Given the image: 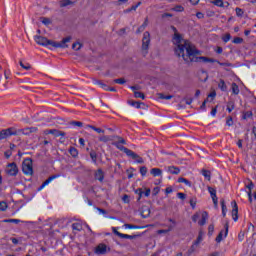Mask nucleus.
<instances>
[{"label":"nucleus","instance_id":"c9c22d12","mask_svg":"<svg viewBox=\"0 0 256 256\" xmlns=\"http://www.w3.org/2000/svg\"><path fill=\"white\" fill-rule=\"evenodd\" d=\"M138 235L122 234L120 239H137Z\"/></svg>","mask_w":256,"mask_h":256},{"label":"nucleus","instance_id":"20e7f679","mask_svg":"<svg viewBox=\"0 0 256 256\" xmlns=\"http://www.w3.org/2000/svg\"><path fill=\"white\" fill-rule=\"evenodd\" d=\"M149 45H151V34L146 31L143 34L141 46V52L143 57H147V55H149Z\"/></svg>","mask_w":256,"mask_h":256},{"label":"nucleus","instance_id":"6e6552de","mask_svg":"<svg viewBox=\"0 0 256 256\" xmlns=\"http://www.w3.org/2000/svg\"><path fill=\"white\" fill-rule=\"evenodd\" d=\"M59 177H61V174H55L50 176L48 179H46L42 185L39 187L38 191H41L42 189H45V187H47V185H49V183H51V181L55 180V179H59Z\"/></svg>","mask_w":256,"mask_h":256},{"label":"nucleus","instance_id":"f704fd0d","mask_svg":"<svg viewBox=\"0 0 256 256\" xmlns=\"http://www.w3.org/2000/svg\"><path fill=\"white\" fill-rule=\"evenodd\" d=\"M221 207H222V215L225 217L227 215V206L225 205V200L221 201Z\"/></svg>","mask_w":256,"mask_h":256},{"label":"nucleus","instance_id":"c756f323","mask_svg":"<svg viewBox=\"0 0 256 256\" xmlns=\"http://www.w3.org/2000/svg\"><path fill=\"white\" fill-rule=\"evenodd\" d=\"M158 97H159V99H166V101L173 99V95H165L163 93H158Z\"/></svg>","mask_w":256,"mask_h":256},{"label":"nucleus","instance_id":"39448f33","mask_svg":"<svg viewBox=\"0 0 256 256\" xmlns=\"http://www.w3.org/2000/svg\"><path fill=\"white\" fill-rule=\"evenodd\" d=\"M22 172L24 175H33V160L31 158H26L22 162Z\"/></svg>","mask_w":256,"mask_h":256},{"label":"nucleus","instance_id":"8fccbe9b","mask_svg":"<svg viewBox=\"0 0 256 256\" xmlns=\"http://www.w3.org/2000/svg\"><path fill=\"white\" fill-rule=\"evenodd\" d=\"M201 241H203V234H201V232H200L197 239L195 240L194 244L199 245V243H201Z\"/></svg>","mask_w":256,"mask_h":256},{"label":"nucleus","instance_id":"a18cd8bd","mask_svg":"<svg viewBox=\"0 0 256 256\" xmlns=\"http://www.w3.org/2000/svg\"><path fill=\"white\" fill-rule=\"evenodd\" d=\"M172 11H176L178 13H181V12L185 11V8H183V6H181V5H178L174 8H172Z\"/></svg>","mask_w":256,"mask_h":256},{"label":"nucleus","instance_id":"cd10ccee","mask_svg":"<svg viewBox=\"0 0 256 256\" xmlns=\"http://www.w3.org/2000/svg\"><path fill=\"white\" fill-rule=\"evenodd\" d=\"M178 183H184L187 187H191V181L183 177L178 178Z\"/></svg>","mask_w":256,"mask_h":256},{"label":"nucleus","instance_id":"5701e85b","mask_svg":"<svg viewBox=\"0 0 256 256\" xmlns=\"http://www.w3.org/2000/svg\"><path fill=\"white\" fill-rule=\"evenodd\" d=\"M69 153L72 157H78V155H79V151L75 147H70Z\"/></svg>","mask_w":256,"mask_h":256},{"label":"nucleus","instance_id":"a19ab883","mask_svg":"<svg viewBox=\"0 0 256 256\" xmlns=\"http://www.w3.org/2000/svg\"><path fill=\"white\" fill-rule=\"evenodd\" d=\"M7 207H9L7 205V202H5V201L0 202V211H7Z\"/></svg>","mask_w":256,"mask_h":256},{"label":"nucleus","instance_id":"4be33fe9","mask_svg":"<svg viewBox=\"0 0 256 256\" xmlns=\"http://www.w3.org/2000/svg\"><path fill=\"white\" fill-rule=\"evenodd\" d=\"M174 229H175V226H168V229L158 230L157 233L158 235H161L163 233H170V231H173Z\"/></svg>","mask_w":256,"mask_h":256},{"label":"nucleus","instance_id":"0eeeda50","mask_svg":"<svg viewBox=\"0 0 256 256\" xmlns=\"http://www.w3.org/2000/svg\"><path fill=\"white\" fill-rule=\"evenodd\" d=\"M6 173L7 175H10V177H16V175L19 173L17 164L15 162L8 164L6 167Z\"/></svg>","mask_w":256,"mask_h":256},{"label":"nucleus","instance_id":"79ce46f5","mask_svg":"<svg viewBox=\"0 0 256 256\" xmlns=\"http://www.w3.org/2000/svg\"><path fill=\"white\" fill-rule=\"evenodd\" d=\"M90 157H91L93 163H97V152H95V151L92 150V151L90 152Z\"/></svg>","mask_w":256,"mask_h":256},{"label":"nucleus","instance_id":"c85d7f7f","mask_svg":"<svg viewBox=\"0 0 256 256\" xmlns=\"http://www.w3.org/2000/svg\"><path fill=\"white\" fill-rule=\"evenodd\" d=\"M82 47L83 44H81V42H75L72 44V49H74V51H80Z\"/></svg>","mask_w":256,"mask_h":256},{"label":"nucleus","instance_id":"680f3d73","mask_svg":"<svg viewBox=\"0 0 256 256\" xmlns=\"http://www.w3.org/2000/svg\"><path fill=\"white\" fill-rule=\"evenodd\" d=\"M112 231H113L114 235H117V237H120V239H121V236L123 235V233L117 231V228H112Z\"/></svg>","mask_w":256,"mask_h":256},{"label":"nucleus","instance_id":"dca6fc26","mask_svg":"<svg viewBox=\"0 0 256 256\" xmlns=\"http://www.w3.org/2000/svg\"><path fill=\"white\" fill-rule=\"evenodd\" d=\"M94 85H99L101 89H104V91H109V86L101 80L94 79Z\"/></svg>","mask_w":256,"mask_h":256},{"label":"nucleus","instance_id":"0e129e2a","mask_svg":"<svg viewBox=\"0 0 256 256\" xmlns=\"http://www.w3.org/2000/svg\"><path fill=\"white\" fill-rule=\"evenodd\" d=\"M29 131H30V135L31 133H37V131H39V128L37 127H28Z\"/></svg>","mask_w":256,"mask_h":256},{"label":"nucleus","instance_id":"a878e982","mask_svg":"<svg viewBox=\"0 0 256 256\" xmlns=\"http://www.w3.org/2000/svg\"><path fill=\"white\" fill-rule=\"evenodd\" d=\"M202 175L203 177H205V179H207L208 181H211V171L203 169Z\"/></svg>","mask_w":256,"mask_h":256},{"label":"nucleus","instance_id":"ddd939ff","mask_svg":"<svg viewBox=\"0 0 256 256\" xmlns=\"http://www.w3.org/2000/svg\"><path fill=\"white\" fill-rule=\"evenodd\" d=\"M141 215L144 219H147L151 215V209L148 206H143L141 208Z\"/></svg>","mask_w":256,"mask_h":256},{"label":"nucleus","instance_id":"2f4dec72","mask_svg":"<svg viewBox=\"0 0 256 256\" xmlns=\"http://www.w3.org/2000/svg\"><path fill=\"white\" fill-rule=\"evenodd\" d=\"M129 104L132 105V107H136V109H141V105H143V103L133 101V100H130Z\"/></svg>","mask_w":256,"mask_h":256},{"label":"nucleus","instance_id":"052dcab7","mask_svg":"<svg viewBox=\"0 0 256 256\" xmlns=\"http://www.w3.org/2000/svg\"><path fill=\"white\" fill-rule=\"evenodd\" d=\"M136 194L139 195L138 201L143 197V189L139 188L136 190Z\"/></svg>","mask_w":256,"mask_h":256},{"label":"nucleus","instance_id":"69168bd1","mask_svg":"<svg viewBox=\"0 0 256 256\" xmlns=\"http://www.w3.org/2000/svg\"><path fill=\"white\" fill-rule=\"evenodd\" d=\"M238 239H239V241H243L245 239V232H240L238 234Z\"/></svg>","mask_w":256,"mask_h":256},{"label":"nucleus","instance_id":"72a5a7b5","mask_svg":"<svg viewBox=\"0 0 256 256\" xmlns=\"http://www.w3.org/2000/svg\"><path fill=\"white\" fill-rule=\"evenodd\" d=\"M224 228H225V230H224V231L221 230L219 234H221V236L223 237V233H224V237H227V235H228V233H229V224L226 223V224L224 225Z\"/></svg>","mask_w":256,"mask_h":256},{"label":"nucleus","instance_id":"f03ea898","mask_svg":"<svg viewBox=\"0 0 256 256\" xmlns=\"http://www.w3.org/2000/svg\"><path fill=\"white\" fill-rule=\"evenodd\" d=\"M71 39V36H67L66 38H63L61 42H56L39 35L34 37V41L37 43V45H41L42 47L51 45V47H54L55 49H67V47H69L67 43H71Z\"/></svg>","mask_w":256,"mask_h":256},{"label":"nucleus","instance_id":"13d9d810","mask_svg":"<svg viewBox=\"0 0 256 256\" xmlns=\"http://www.w3.org/2000/svg\"><path fill=\"white\" fill-rule=\"evenodd\" d=\"M177 197H178V199H181L182 201H185V199L187 198L185 193H182V192L177 193Z\"/></svg>","mask_w":256,"mask_h":256},{"label":"nucleus","instance_id":"3c124183","mask_svg":"<svg viewBox=\"0 0 256 256\" xmlns=\"http://www.w3.org/2000/svg\"><path fill=\"white\" fill-rule=\"evenodd\" d=\"M41 21H42L43 25H51V19H49V18L43 17V18H41Z\"/></svg>","mask_w":256,"mask_h":256},{"label":"nucleus","instance_id":"6e6d98bb","mask_svg":"<svg viewBox=\"0 0 256 256\" xmlns=\"http://www.w3.org/2000/svg\"><path fill=\"white\" fill-rule=\"evenodd\" d=\"M70 125H74L75 127H83V122L72 121L70 122Z\"/></svg>","mask_w":256,"mask_h":256},{"label":"nucleus","instance_id":"6ab92c4d","mask_svg":"<svg viewBox=\"0 0 256 256\" xmlns=\"http://www.w3.org/2000/svg\"><path fill=\"white\" fill-rule=\"evenodd\" d=\"M72 229H73V231H82L83 225H81V223H79V222L73 223Z\"/></svg>","mask_w":256,"mask_h":256},{"label":"nucleus","instance_id":"4d7b16f0","mask_svg":"<svg viewBox=\"0 0 256 256\" xmlns=\"http://www.w3.org/2000/svg\"><path fill=\"white\" fill-rule=\"evenodd\" d=\"M233 43H235L236 45H239V44L243 43V38L236 37V38H234Z\"/></svg>","mask_w":256,"mask_h":256},{"label":"nucleus","instance_id":"b1692460","mask_svg":"<svg viewBox=\"0 0 256 256\" xmlns=\"http://www.w3.org/2000/svg\"><path fill=\"white\" fill-rule=\"evenodd\" d=\"M231 89L234 95H239V86L237 85V83H232Z\"/></svg>","mask_w":256,"mask_h":256},{"label":"nucleus","instance_id":"4468645a","mask_svg":"<svg viewBox=\"0 0 256 256\" xmlns=\"http://www.w3.org/2000/svg\"><path fill=\"white\" fill-rule=\"evenodd\" d=\"M207 219H209V213H207L206 211L202 212V218L201 220L198 222V224L200 226L205 225V223H207Z\"/></svg>","mask_w":256,"mask_h":256},{"label":"nucleus","instance_id":"aec40b11","mask_svg":"<svg viewBox=\"0 0 256 256\" xmlns=\"http://www.w3.org/2000/svg\"><path fill=\"white\" fill-rule=\"evenodd\" d=\"M18 135H31L29 128L17 129Z\"/></svg>","mask_w":256,"mask_h":256},{"label":"nucleus","instance_id":"774afa93","mask_svg":"<svg viewBox=\"0 0 256 256\" xmlns=\"http://www.w3.org/2000/svg\"><path fill=\"white\" fill-rule=\"evenodd\" d=\"M221 241H223V236H221V234H218V236L216 237V243H221Z\"/></svg>","mask_w":256,"mask_h":256},{"label":"nucleus","instance_id":"4c0bfd02","mask_svg":"<svg viewBox=\"0 0 256 256\" xmlns=\"http://www.w3.org/2000/svg\"><path fill=\"white\" fill-rule=\"evenodd\" d=\"M3 223H15L16 225L21 223V220L19 219H5L3 220Z\"/></svg>","mask_w":256,"mask_h":256},{"label":"nucleus","instance_id":"e433bc0d","mask_svg":"<svg viewBox=\"0 0 256 256\" xmlns=\"http://www.w3.org/2000/svg\"><path fill=\"white\" fill-rule=\"evenodd\" d=\"M134 97L136 99H145V94H143L142 92H139V91H134Z\"/></svg>","mask_w":256,"mask_h":256},{"label":"nucleus","instance_id":"1a4fd4ad","mask_svg":"<svg viewBox=\"0 0 256 256\" xmlns=\"http://www.w3.org/2000/svg\"><path fill=\"white\" fill-rule=\"evenodd\" d=\"M94 253H96V255H105V253H107V245L103 243L98 244L94 249Z\"/></svg>","mask_w":256,"mask_h":256},{"label":"nucleus","instance_id":"2eb2a0df","mask_svg":"<svg viewBox=\"0 0 256 256\" xmlns=\"http://www.w3.org/2000/svg\"><path fill=\"white\" fill-rule=\"evenodd\" d=\"M150 173L153 175V177H161L163 175V171L159 168H152Z\"/></svg>","mask_w":256,"mask_h":256},{"label":"nucleus","instance_id":"f257e3e1","mask_svg":"<svg viewBox=\"0 0 256 256\" xmlns=\"http://www.w3.org/2000/svg\"><path fill=\"white\" fill-rule=\"evenodd\" d=\"M174 43L176 47L174 48L176 57H181L183 61L187 64L189 63H218L221 67H231V63L229 62H219L213 58L199 56L201 55V51L197 50V48L189 42V40H185L179 36V34H175Z\"/></svg>","mask_w":256,"mask_h":256},{"label":"nucleus","instance_id":"f3484780","mask_svg":"<svg viewBox=\"0 0 256 256\" xmlns=\"http://www.w3.org/2000/svg\"><path fill=\"white\" fill-rule=\"evenodd\" d=\"M168 171L171 173V175H179V173H181V170L175 166L168 167Z\"/></svg>","mask_w":256,"mask_h":256},{"label":"nucleus","instance_id":"5fc2aeb1","mask_svg":"<svg viewBox=\"0 0 256 256\" xmlns=\"http://www.w3.org/2000/svg\"><path fill=\"white\" fill-rule=\"evenodd\" d=\"M251 117H253V112H251V111H247L243 115V119H249Z\"/></svg>","mask_w":256,"mask_h":256},{"label":"nucleus","instance_id":"7ed1b4c3","mask_svg":"<svg viewBox=\"0 0 256 256\" xmlns=\"http://www.w3.org/2000/svg\"><path fill=\"white\" fill-rule=\"evenodd\" d=\"M113 145H115V147H117V149H119L120 151H123V153H125L128 157H131V159H134L137 163H140V164L145 163V161L141 158V156H139V154L122 146L121 144H119V142H114Z\"/></svg>","mask_w":256,"mask_h":256},{"label":"nucleus","instance_id":"37998d69","mask_svg":"<svg viewBox=\"0 0 256 256\" xmlns=\"http://www.w3.org/2000/svg\"><path fill=\"white\" fill-rule=\"evenodd\" d=\"M226 125H227L228 127H233V117L228 116V117L226 118Z\"/></svg>","mask_w":256,"mask_h":256},{"label":"nucleus","instance_id":"c03bdc74","mask_svg":"<svg viewBox=\"0 0 256 256\" xmlns=\"http://www.w3.org/2000/svg\"><path fill=\"white\" fill-rule=\"evenodd\" d=\"M222 41H224V43H229V41H231V34H225L222 38Z\"/></svg>","mask_w":256,"mask_h":256},{"label":"nucleus","instance_id":"ea45409f","mask_svg":"<svg viewBox=\"0 0 256 256\" xmlns=\"http://www.w3.org/2000/svg\"><path fill=\"white\" fill-rule=\"evenodd\" d=\"M196 246H197V244L194 243V244L190 247V249L187 251V255H188V256H191V255H193V253H195Z\"/></svg>","mask_w":256,"mask_h":256},{"label":"nucleus","instance_id":"423d86ee","mask_svg":"<svg viewBox=\"0 0 256 256\" xmlns=\"http://www.w3.org/2000/svg\"><path fill=\"white\" fill-rule=\"evenodd\" d=\"M17 135H18V132H17V128L15 127L4 129L0 131V141H3V139H7L8 137H13Z\"/></svg>","mask_w":256,"mask_h":256},{"label":"nucleus","instance_id":"a211bd4d","mask_svg":"<svg viewBox=\"0 0 256 256\" xmlns=\"http://www.w3.org/2000/svg\"><path fill=\"white\" fill-rule=\"evenodd\" d=\"M59 5H60L61 8L69 7V5H73V1H71V0H61L59 2Z\"/></svg>","mask_w":256,"mask_h":256},{"label":"nucleus","instance_id":"58836bf2","mask_svg":"<svg viewBox=\"0 0 256 256\" xmlns=\"http://www.w3.org/2000/svg\"><path fill=\"white\" fill-rule=\"evenodd\" d=\"M114 83H117L118 85H125V83H127V80H125V78H118L114 79Z\"/></svg>","mask_w":256,"mask_h":256},{"label":"nucleus","instance_id":"49530a36","mask_svg":"<svg viewBox=\"0 0 256 256\" xmlns=\"http://www.w3.org/2000/svg\"><path fill=\"white\" fill-rule=\"evenodd\" d=\"M212 4L216 5V7H223V0H214Z\"/></svg>","mask_w":256,"mask_h":256},{"label":"nucleus","instance_id":"de8ad7c7","mask_svg":"<svg viewBox=\"0 0 256 256\" xmlns=\"http://www.w3.org/2000/svg\"><path fill=\"white\" fill-rule=\"evenodd\" d=\"M215 97H217V93L215 91H213L208 95L207 99H208V101H213V99H215Z\"/></svg>","mask_w":256,"mask_h":256},{"label":"nucleus","instance_id":"603ef678","mask_svg":"<svg viewBox=\"0 0 256 256\" xmlns=\"http://www.w3.org/2000/svg\"><path fill=\"white\" fill-rule=\"evenodd\" d=\"M140 174L142 175V177H145V175H147V167H140Z\"/></svg>","mask_w":256,"mask_h":256},{"label":"nucleus","instance_id":"473e14b6","mask_svg":"<svg viewBox=\"0 0 256 256\" xmlns=\"http://www.w3.org/2000/svg\"><path fill=\"white\" fill-rule=\"evenodd\" d=\"M224 228H225V230H224V231L221 230L219 234H221V236L223 237V233H224V237H227V235H228V233H229V224L226 223V224L224 225Z\"/></svg>","mask_w":256,"mask_h":256},{"label":"nucleus","instance_id":"9d476101","mask_svg":"<svg viewBox=\"0 0 256 256\" xmlns=\"http://www.w3.org/2000/svg\"><path fill=\"white\" fill-rule=\"evenodd\" d=\"M232 205V217L234 221H237L239 219L238 213H239V207L237 206V202L234 200L231 202Z\"/></svg>","mask_w":256,"mask_h":256},{"label":"nucleus","instance_id":"9b49d317","mask_svg":"<svg viewBox=\"0 0 256 256\" xmlns=\"http://www.w3.org/2000/svg\"><path fill=\"white\" fill-rule=\"evenodd\" d=\"M94 179L96 181H99L100 183H103L104 179H105V172H103L102 169H98L95 173H94Z\"/></svg>","mask_w":256,"mask_h":256},{"label":"nucleus","instance_id":"bb28decb","mask_svg":"<svg viewBox=\"0 0 256 256\" xmlns=\"http://www.w3.org/2000/svg\"><path fill=\"white\" fill-rule=\"evenodd\" d=\"M114 139H116V143H118V145H126L127 142L125 141V139H123V137L121 136H114Z\"/></svg>","mask_w":256,"mask_h":256},{"label":"nucleus","instance_id":"393cba45","mask_svg":"<svg viewBox=\"0 0 256 256\" xmlns=\"http://www.w3.org/2000/svg\"><path fill=\"white\" fill-rule=\"evenodd\" d=\"M99 141L101 143H108V141H113V139L110 136L103 135L99 137Z\"/></svg>","mask_w":256,"mask_h":256},{"label":"nucleus","instance_id":"09e8293b","mask_svg":"<svg viewBox=\"0 0 256 256\" xmlns=\"http://www.w3.org/2000/svg\"><path fill=\"white\" fill-rule=\"evenodd\" d=\"M125 229H139V226L133 224H124Z\"/></svg>","mask_w":256,"mask_h":256},{"label":"nucleus","instance_id":"f8f14e48","mask_svg":"<svg viewBox=\"0 0 256 256\" xmlns=\"http://www.w3.org/2000/svg\"><path fill=\"white\" fill-rule=\"evenodd\" d=\"M208 192L210 193V195L212 197V201H213L214 205H217V203H218L217 190H215V188L209 186Z\"/></svg>","mask_w":256,"mask_h":256},{"label":"nucleus","instance_id":"412c9836","mask_svg":"<svg viewBox=\"0 0 256 256\" xmlns=\"http://www.w3.org/2000/svg\"><path fill=\"white\" fill-rule=\"evenodd\" d=\"M218 87L221 89V91H227V84H225V80L220 79Z\"/></svg>","mask_w":256,"mask_h":256},{"label":"nucleus","instance_id":"338daca9","mask_svg":"<svg viewBox=\"0 0 256 256\" xmlns=\"http://www.w3.org/2000/svg\"><path fill=\"white\" fill-rule=\"evenodd\" d=\"M199 219V213H196L192 216V221H194V223H197V220Z\"/></svg>","mask_w":256,"mask_h":256},{"label":"nucleus","instance_id":"7c9ffc66","mask_svg":"<svg viewBox=\"0 0 256 256\" xmlns=\"http://www.w3.org/2000/svg\"><path fill=\"white\" fill-rule=\"evenodd\" d=\"M233 109H235V102L229 101L227 103V111H228V113H231V111H233Z\"/></svg>","mask_w":256,"mask_h":256},{"label":"nucleus","instance_id":"e2e57ef3","mask_svg":"<svg viewBox=\"0 0 256 256\" xmlns=\"http://www.w3.org/2000/svg\"><path fill=\"white\" fill-rule=\"evenodd\" d=\"M235 11L238 17H241L243 15V10L241 8H236Z\"/></svg>","mask_w":256,"mask_h":256},{"label":"nucleus","instance_id":"bf43d9fd","mask_svg":"<svg viewBox=\"0 0 256 256\" xmlns=\"http://www.w3.org/2000/svg\"><path fill=\"white\" fill-rule=\"evenodd\" d=\"M20 67H22V69H25L26 71H29V69H31V65L27 64L25 66L22 61H20Z\"/></svg>","mask_w":256,"mask_h":256},{"label":"nucleus","instance_id":"864d4df0","mask_svg":"<svg viewBox=\"0 0 256 256\" xmlns=\"http://www.w3.org/2000/svg\"><path fill=\"white\" fill-rule=\"evenodd\" d=\"M213 231H215V225L210 224L208 226V235H213Z\"/></svg>","mask_w":256,"mask_h":256}]
</instances>
